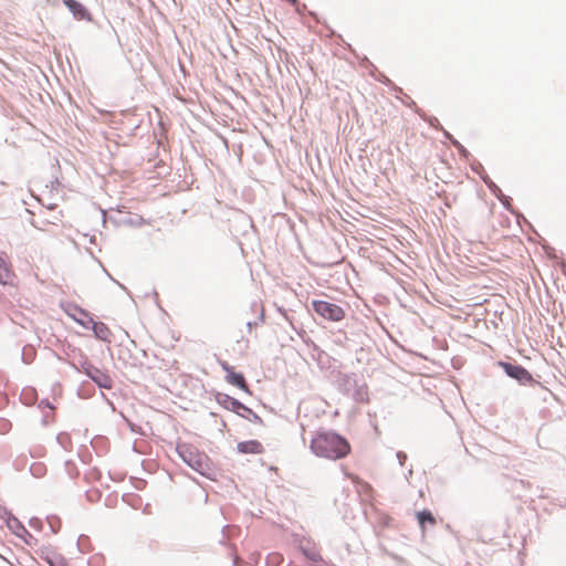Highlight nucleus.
Here are the masks:
<instances>
[{"label":"nucleus","mask_w":566,"mask_h":566,"mask_svg":"<svg viewBox=\"0 0 566 566\" xmlns=\"http://www.w3.org/2000/svg\"><path fill=\"white\" fill-rule=\"evenodd\" d=\"M311 450L317 457L338 460L347 457L352 447L344 437L335 432H317L311 441Z\"/></svg>","instance_id":"nucleus-1"},{"label":"nucleus","mask_w":566,"mask_h":566,"mask_svg":"<svg viewBox=\"0 0 566 566\" xmlns=\"http://www.w3.org/2000/svg\"><path fill=\"white\" fill-rule=\"evenodd\" d=\"M312 305L314 311L326 319L338 322L345 316L344 310L337 304L326 301H313Z\"/></svg>","instance_id":"nucleus-2"},{"label":"nucleus","mask_w":566,"mask_h":566,"mask_svg":"<svg viewBox=\"0 0 566 566\" xmlns=\"http://www.w3.org/2000/svg\"><path fill=\"white\" fill-rule=\"evenodd\" d=\"M223 370L227 373L226 379L229 384L244 390L249 391V387L244 379V376L240 373H235L232 367H230L226 361L221 363Z\"/></svg>","instance_id":"nucleus-3"},{"label":"nucleus","mask_w":566,"mask_h":566,"mask_svg":"<svg viewBox=\"0 0 566 566\" xmlns=\"http://www.w3.org/2000/svg\"><path fill=\"white\" fill-rule=\"evenodd\" d=\"M500 366L504 369V371L512 378H515L520 381L526 380L531 378L530 373L520 365H512L510 363H500Z\"/></svg>","instance_id":"nucleus-4"},{"label":"nucleus","mask_w":566,"mask_h":566,"mask_svg":"<svg viewBox=\"0 0 566 566\" xmlns=\"http://www.w3.org/2000/svg\"><path fill=\"white\" fill-rule=\"evenodd\" d=\"M65 7L73 13L76 20H90V13L85 7L76 0H62Z\"/></svg>","instance_id":"nucleus-5"},{"label":"nucleus","mask_w":566,"mask_h":566,"mask_svg":"<svg viewBox=\"0 0 566 566\" xmlns=\"http://www.w3.org/2000/svg\"><path fill=\"white\" fill-rule=\"evenodd\" d=\"M300 549L304 556L312 562H321L322 555L317 549L316 545L310 541L301 542Z\"/></svg>","instance_id":"nucleus-6"},{"label":"nucleus","mask_w":566,"mask_h":566,"mask_svg":"<svg viewBox=\"0 0 566 566\" xmlns=\"http://www.w3.org/2000/svg\"><path fill=\"white\" fill-rule=\"evenodd\" d=\"M14 273L7 258L0 255V283L8 284L13 280Z\"/></svg>","instance_id":"nucleus-7"},{"label":"nucleus","mask_w":566,"mask_h":566,"mask_svg":"<svg viewBox=\"0 0 566 566\" xmlns=\"http://www.w3.org/2000/svg\"><path fill=\"white\" fill-rule=\"evenodd\" d=\"M238 450L241 453L259 454V453H262L263 447H262V444L259 441L251 440V441L240 442L238 444Z\"/></svg>","instance_id":"nucleus-8"},{"label":"nucleus","mask_w":566,"mask_h":566,"mask_svg":"<svg viewBox=\"0 0 566 566\" xmlns=\"http://www.w3.org/2000/svg\"><path fill=\"white\" fill-rule=\"evenodd\" d=\"M93 332L95 334V336L101 339V340H104V342H109L111 339V336H112V332L111 329L106 326V324L102 323V322H96L94 323L93 325Z\"/></svg>","instance_id":"nucleus-9"},{"label":"nucleus","mask_w":566,"mask_h":566,"mask_svg":"<svg viewBox=\"0 0 566 566\" xmlns=\"http://www.w3.org/2000/svg\"><path fill=\"white\" fill-rule=\"evenodd\" d=\"M417 520L422 532H424L427 524H429L430 526H434L437 524L436 517L432 515L430 511L427 510L418 512Z\"/></svg>","instance_id":"nucleus-10"},{"label":"nucleus","mask_w":566,"mask_h":566,"mask_svg":"<svg viewBox=\"0 0 566 566\" xmlns=\"http://www.w3.org/2000/svg\"><path fill=\"white\" fill-rule=\"evenodd\" d=\"M220 403H222L227 409H230L234 412H239V410H249V408H247L243 403H241L239 400L232 398V397H229V396H223V399H219L218 400Z\"/></svg>","instance_id":"nucleus-11"},{"label":"nucleus","mask_w":566,"mask_h":566,"mask_svg":"<svg viewBox=\"0 0 566 566\" xmlns=\"http://www.w3.org/2000/svg\"><path fill=\"white\" fill-rule=\"evenodd\" d=\"M8 527L15 533L17 535H20L21 532H25L24 526L19 522L15 517H10L7 522Z\"/></svg>","instance_id":"nucleus-12"},{"label":"nucleus","mask_w":566,"mask_h":566,"mask_svg":"<svg viewBox=\"0 0 566 566\" xmlns=\"http://www.w3.org/2000/svg\"><path fill=\"white\" fill-rule=\"evenodd\" d=\"M185 461H186V462H188V464H189L191 468H193L195 470H197V471H200V469H201V467H202V462H201V460H196L195 462H191L190 460H187V459L185 458Z\"/></svg>","instance_id":"nucleus-13"},{"label":"nucleus","mask_w":566,"mask_h":566,"mask_svg":"<svg viewBox=\"0 0 566 566\" xmlns=\"http://www.w3.org/2000/svg\"><path fill=\"white\" fill-rule=\"evenodd\" d=\"M51 566H67L62 558L55 557L49 560Z\"/></svg>","instance_id":"nucleus-14"},{"label":"nucleus","mask_w":566,"mask_h":566,"mask_svg":"<svg viewBox=\"0 0 566 566\" xmlns=\"http://www.w3.org/2000/svg\"><path fill=\"white\" fill-rule=\"evenodd\" d=\"M98 384H99V386L105 387V388L111 387V380L106 376H103V379H101V381H98Z\"/></svg>","instance_id":"nucleus-15"},{"label":"nucleus","mask_w":566,"mask_h":566,"mask_svg":"<svg viewBox=\"0 0 566 566\" xmlns=\"http://www.w3.org/2000/svg\"><path fill=\"white\" fill-rule=\"evenodd\" d=\"M273 558H274L277 563H279V562H281V556H279V555L273 556Z\"/></svg>","instance_id":"nucleus-16"},{"label":"nucleus","mask_w":566,"mask_h":566,"mask_svg":"<svg viewBox=\"0 0 566 566\" xmlns=\"http://www.w3.org/2000/svg\"><path fill=\"white\" fill-rule=\"evenodd\" d=\"M286 1L292 3V4H296L298 0H286Z\"/></svg>","instance_id":"nucleus-17"}]
</instances>
